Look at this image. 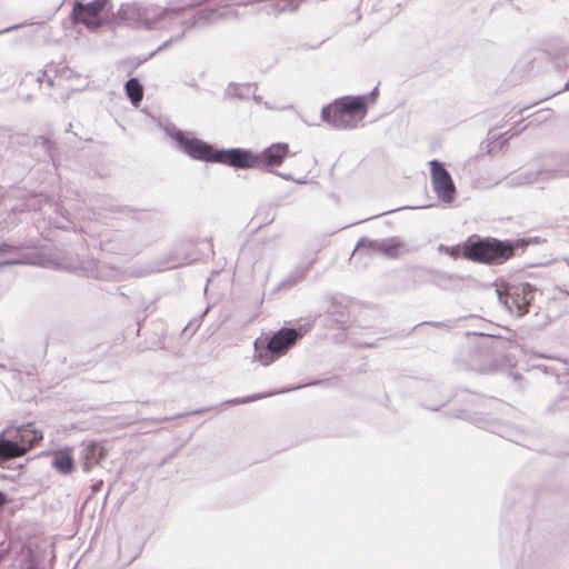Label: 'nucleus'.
Returning <instances> with one entry per match:
<instances>
[{
    "mask_svg": "<svg viewBox=\"0 0 569 569\" xmlns=\"http://www.w3.org/2000/svg\"><path fill=\"white\" fill-rule=\"evenodd\" d=\"M7 502V496L4 492L0 491V508Z\"/></svg>",
    "mask_w": 569,
    "mask_h": 569,
    "instance_id": "e433bc0d",
    "label": "nucleus"
},
{
    "mask_svg": "<svg viewBox=\"0 0 569 569\" xmlns=\"http://www.w3.org/2000/svg\"><path fill=\"white\" fill-rule=\"evenodd\" d=\"M289 152V146L283 142H277L271 144L270 147L263 149L261 152H256L257 154V166L256 168L266 172H272L273 167L280 166L286 159Z\"/></svg>",
    "mask_w": 569,
    "mask_h": 569,
    "instance_id": "f8f14e48",
    "label": "nucleus"
},
{
    "mask_svg": "<svg viewBox=\"0 0 569 569\" xmlns=\"http://www.w3.org/2000/svg\"><path fill=\"white\" fill-rule=\"evenodd\" d=\"M338 308H339V307L332 306V307H331V310H330V313H331L332 316H337V317L335 318V320H336V322H337V323H339V325H345V323H347V321H348V315H347V312H346V310H345V309H343V310H336V309H338Z\"/></svg>",
    "mask_w": 569,
    "mask_h": 569,
    "instance_id": "c756f323",
    "label": "nucleus"
},
{
    "mask_svg": "<svg viewBox=\"0 0 569 569\" xmlns=\"http://www.w3.org/2000/svg\"><path fill=\"white\" fill-rule=\"evenodd\" d=\"M58 72V70L56 69V67L53 64H50V66H47V69L43 71V77H48V83L49 86H53V81L52 79L49 77V73L50 72Z\"/></svg>",
    "mask_w": 569,
    "mask_h": 569,
    "instance_id": "473e14b6",
    "label": "nucleus"
},
{
    "mask_svg": "<svg viewBox=\"0 0 569 569\" xmlns=\"http://www.w3.org/2000/svg\"><path fill=\"white\" fill-rule=\"evenodd\" d=\"M438 252L448 254L455 259L458 258L460 254H462L459 246L448 247L445 244H439Z\"/></svg>",
    "mask_w": 569,
    "mask_h": 569,
    "instance_id": "c85d7f7f",
    "label": "nucleus"
},
{
    "mask_svg": "<svg viewBox=\"0 0 569 569\" xmlns=\"http://www.w3.org/2000/svg\"><path fill=\"white\" fill-rule=\"evenodd\" d=\"M37 144L38 146H41V148L50 156L51 160L54 162L56 159H54V148H56V143L54 141L50 140L49 138H46V137H40L38 140H37Z\"/></svg>",
    "mask_w": 569,
    "mask_h": 569,
    "instance_id": "bb28decb",
    "label": "nucleus"
},
{
    "mask_svg": "<svg viewBox=\"0 0 569 569\" xmlns=\"http://www.w3.org/2000/svg\"><path fill=\"white\" fill-rule=\"evenodd\" d=\"M303 336L301 328H281L274 332L267 341L266 346L259 348V342H254V359L263 366H269L287 351Z\"/></svg>",
    "mask_w": 569,
    "mask_h": 569,
    "instance_id": "20e7f679",
    "label": "nucleus"
},
{
    "mask_svg": "<svg viewBox=\"0 0 569 569\" xmlns=\"http://www.w3.org/2000/svg\"><path fill=\"white\" fill-rule=\"evenodd\" d=\"M355 250H367L368 254H382L389 259H397L409 251L405 241L398 237L383 239L361 238Z\"/></svg>",
    "mask_w": 569,
    "mask_h": 569,
    "instance_id": "6e6552de",
    "label": "nucleus"
},
{
    "mask_svg": "<svg viewBox=\"0 0 569 569\" xmlns=\"http://www.w3.org/2000/svg\"><path fill=\"white\" fill-rule=\"evenodd\" d=\"M61 266L69 271L99 280L120 281L124 279L122 271L94 259H81L77 257L76 259H66L61 262Z\"/></svg>",
    "mask_w": 569,
    "mask_h": 569,
    "instance_id": "0eeeda50",
    "label": "nucleus"
},
{
    "mask_svg": "<svg viewBox=\"0 0 569 569\" xmlns=\"http://www.w3.org/2000/svg\"><path fill=\"white\" fill-rule=\"evenodd\" d=\"M278 176H280L281 178L286 179V180H290L291 179V176L288 174V173H277Z\"/></svg>",
    "mask_w": 569,
    "mask_h": 569,
    "instance_id": "58836bf2",
    "label": "nucleus"
},
{
    "mask_svg": "<svg viewBox=\"0 0 569 569\" xmlns=\"http://www.w3.org/2000/svg\"><path fill=\"white\" fill-rule=\"evenodd\" d=\"M264 107H266L267 109H271V106H269V103H267V102H264Z\"/></svg>",
    "mask_w": 569,
    "mask_h": 569,
    "instance_id": "c03bdc74",
    "label": "nucleus"
},
{
    "mask_svg": "<svg viewBox=\"0 0 569 569\" xmlns=\"http://www.w3.org/2000/svg\"><path fill=\"white\" fill-rule=\"evenodd\" d=\"M431 186L437 197L445 203H451L457 194L455 182L443 162L433 159L429 162Z\"/></svg>",
    "mask_w": 569,
    "mask_h": 569,
    "instance_id": "1a4fd4ad",
    "label": "nucleus"
},
{
    "mask_svg": "<svg viewBox=\"0 0 569 569\" xmlns=\"http://www.w3.org/2000/svg\"><path fill=\"white\" fill-rule=\"evenodd\" d=\"M548 170L549 169L543 162L541 168L528 170L510 177L507 181V184L510 187H520L526 184L538 183L540 181H547L550 179Z\"/></svg>",
    "mask_w": 569,
    "mask_h": 569,
    "instance_id": "4468645a",
    "label": "nucleus"
},
{
    "mask_svg": "<svg viewBox=\"0 0 569 569\" xmlns=\"http://www.w3.org/2000/svg\"><path fill=\"white\" fill-rule=\"evenodd\" d=\"M99 247L113 254H132L140 250V244L132 236L120 231L104 232L99 240Z\"/></svg>",
    "mask_w": 569,
    "mask_h": 569,
    "instance_id": "9d476101",
    "label": "nucleus"
},
{
    "mask_svg": "<svg viewBox=\"0 0 569 569\" xmlns=\"http://www.w3.org/2000/svg\"><path fill=\"white\" fill-rule=\"evenodd\" d=\"M126 94L134 107H138L143 98V87L139 79L130 78L124 83Z\"/></svg>",
    "mask_w": 569,
    "mask_h": 569,
    "instance_id": "5701e85b",
    "label": "nucleus"
},
{
    "mask_svg": "<svg viewBox=\"0 0 569 569\" xmlns=\"http://www.w3.org/2000/svg\"><path fill=\"white\" fill-rule=\"evenodd\" d=\"M107 455V450L99 442L90 441L83 443L81 449L82 470L88 473L98 465Z\"/></svg>",
    "mask_w": 569,
    "mask_h": 569,
    "instance_id": "2eb2a0df",
    "label": "nucleus"
},
{
    "mask_svg": "<svg viewBox=\"0 0 569 569\" xmlns=\"http://www.w3.org/2000/svg\"><path fill=\"white\" fill-rule=\"evenodd\" d=\"M6 433L16 436L20 445L24 447V452L33 448L43 439L42 431L37 429L34 423L31 422L10 427L6 430Z\"/></svg>",
    "mask_w": 569,
    "mask_h": 569,
    "instance_id": "ddd939ff",
    "label": "nucleus"
},
{
    "mask_svg": "<svg viewBox=\"0 0 569 569\" xmlns=\"http://www.w3.org/2000/svg\"><path fill=\"white\" fill-rule=\"evenodd\" d=\"M447 401H448V400H446L445 402H442L440 406H437V407H428V408H429L430 410L438 411V410H439V408H440L441 406H445Z\"/></svg>",
    "mask_w": 569,
    "mask_h": 569,
    "instance_id": "ea45409f",
    "label": "nucleus"
},
{
    "mask_svg": "<svg viewBox=\"0 0 569 569\" xmlns=\"http://www.w3.org/2000/svg\"><path fill=\"white\" fill-rule=\"evenodd\" d=\"M102 486H103V481L102 480H100V481L96 482L94 485H92L91 486L92 493L94 495V493L99 492L101 490Z\"/></svg>",
    "mask_w": 569,
    "mask_h": 569,
    "instance_id": "f704fd0d",
    "label": "nucleus"
},
{
    "mask_svg": "<svg viewBox=\"0 0 569 569\" xmlns=\"http://www.w3.org/2000/svg\"><path fill=\"white\" fill-rule=\"evenodd\" d=\"M543 162L549 169L550 179L569 176V152L562 154H551Z\"/></svg>",
    "mask_w": 569,
    "mask_h": 569,
    "instance_id": "a211bd4d",
    "label": "nucleus"
},
{
    "mask_svg": "<svg viewBox=\"0 0 569 569\" xmlns=\"http://www.w3.org/2000/svg\"><path fill=\"white\" fill-rule=\"evenodd\" d=\"M21 26H22V24H14V26L8 27V28H6V29L1 30V31H0V34L6 33V32L13 31V30H16V29L20 28Z\"/></svg>",
    "mask_w": 569,
    "mask_h": 569,
    "instance_id": "c9c22d12",
    "label": "nucleus"
},
{
    "mask_svg": "<svg viewBox=\"0 0 569 569\" xmlns=\"http://www.w3.org/2000/svg\"><path fill=\"white\" fill-rule=\"evenodd\" d=\"M51 466L61 475H70L74 470V460L68 451H57L53 453Z\"/></svg>",
    "mask_w": 569,
    "mask_h": 569,
    "instance_id": "412c9836",
    "label": "nucleus"
},
{
    "mask_svg": "<svg viewBox=\"0 0 569 569\" xmlns=\"http://www.w3.org/2000/svg\"><path fill=\"white\" fill-rule=\"evenodd\" d=\"M526 246L523 239L470 238L463 244L462 257L485 264H502L516 254L517 249H523Z\"/></svg>",
    "mask_w": 569,
    "mask_h": 569,
    "instance_id": "f257e3e1",
    "label": "nucleus"
},
{
    "mask_svg": "<svg viewBox=\"0 0 569 569\" xmlns=\"http://www.w3.org/2000/svg\"><path fill=\"white\" fill-rule=\"evenodd\" d=\"M455 417H457L459 419L468 420V421L472 422L473 425H476L477 427L488 429L491 432L497 433L501 437L507 438L509 436V432L506 431L505 428L500 423H497L495 421H489L487 419L473 416V415L467 412L466 410H458L456 412Z\"/></svg>",
    "mask_w": 569,
    "mask_h": 569,
    "instance_id": "aec40b11",
    "label": "nucleus"
},
{
    "mask_svg": "<svg viewBox=\"0 0 569 569\" xmlns=\"http://www.w3.org/2000/svg\"><path fill=\"white\" fill-rule=\"evenodd\" d=\"M164 132L176 142L177 148L190 158L214 163L218 149L210 143L180 130L174 124H167Z\"/></svg>",
    "mask_w": 569,
    "mask_h": 569,
    "instance_id": "39448f33",
    "label": "nucleus"
},
{
    "mask_svg": "<svg viewBox=\"0 0 569 569\" xmlns=\"http://www.w3.org/2000/svg\"><path fill=\"white\" fill-rule=\"evenodd\" d=\"M274 393L276 392H271V393H268V395H253V396L243 397V398H234V399L228 400L227 403H231V405L248 403V402H251V401H257V400H260L262 398L272 396Z\"/></svg>",
    "mask_w": 569,
    "mask_h": 569,
    "instance_id": "cd10ccee",
    "label": "nucleus"
},
{
    "mask_svg": "<svg viewBox=\"0 0 569 569\" xmlns=\"http://www.w3.org/2000/svg\"><path fill=\"white\" fill-rule=\"evenodd\" d=\"M214 163H222L234 169H252L257 166V154L250 149H218Z\"/></svg>",
    "mask_w": 569,
    "mask_h": 569,
    "instance_id": "9b49d317",
    "label": "nucleus"
},
{
    "mask_svg": "<svg viewBox=\"0 0 569 569\" xmlns=\"http://www.w3.org/2000/svg\"><path fill=\"white\" fill-rule=\"evenodd\" d=\"M160 49H161V48H159V49H158V51H159ZM156 53H157V50H156V51H153V52H151V53L149 54V57H148V58H152Z\"/></svg>",
    "mask_w": 569,
    "mask_h": 569,
    "instance_id": "37998d69",
    "label": "nucleus"
},
{
    "mask_svg": "<svg viewBox=\"0 0 569 569\" xmlns=\"http://www.w3.org/2000/svg\"><path fill=\"white\" fill-rule=\"evenodd\" d=\"M563 90H569V80L565 83Z\"/></svg>",
    "mask_w": 569,
    "mask_h": 569,
    "instance_id": "79ce46f5",
    "label": "nucleus"
},
{
    "mask_svg": "<svg viewBox=\"0 0 569 569\" xmlns=\"http://www.w3.org/2000/svg\"><path fill=\"white\" fill-rule=\"evenodd\" d=\"M311 262L309 264H299L297 266L288 276L287 278L281 281L278 286V290H281V289H287V288H290L292 287L293 284H296L297 282L301 281L303 278H305V274L307 273L309 267H310Z\"/></svg>",
    "mask_w": 569,
    "mask_h": 569,
    "instance_id": "b1692460",
    "label": "nucleus"
},
{
    "mask_svg": "<svg viewBox=\"0 0 569 569\" xmlns=\"http://www.w3.org/2000/svg\"><path fill=\"white\" fill-rule=\"evenodd\" d=\"M253 99H254V101H256L257 103H261V97L254 96V98H253Z\"/></svg>",
    "mask_w": 569,
    "mask_h": 569,
    "instance_id": "a19ab883",
    "label": "nucleus"
},
{
    "mask_svg": "<svg viewBox=\"0 0 569 569\" xmlns=\"http://www.w3.org/2000/svg\"><path fill=\"white\" fill-rule=\"evenodd\" d=\"M27 569H38V568H36L34 566H29V567H27Z\"/></svg>",
    "mask_w": 569,
    "mask_h": 569,
    "instance_id": "a18cd8bd",
    "label": "nucleus"
},
{
    "mask_svg": "<svg viewBox=\"0 0 569 569\" xmlns=\"http://www.w3.org/2000/svg\"><path fill=\"white\" fill-rule=\"evenodd\" d=\"M22 248H24V244L22 243L14 244L10 242H0V254H6L14 250H20Z\"/></svg>",
    "mask_w": 569,
    "mask_h": 569,
    "instance_id": "7c9ffc66",
    "label": "nucleus"
},
{
    "mask_svg": "<svg viewBox=\"0 0 569 569\" xmlns=\"http://www.w3.org/2000/svg\"><path fill=\"white\" fill-rule=\"evenodd\" d=\"M24 453V447L20 445L16 436L6 432L0 435V459L8 460Z\"/></svg>",
    "mask_w": 569,
    "mask_h": 569,
    "instance_id": "f3484780",
    "label": "nucleus"
},
{
    "mask_svg": "<svg viewBox=\"0 0 569 569\" xmlns=\"http://www.w3.org/2000/svg\"><path fill=\"white\" fill-rule=\"evenodd\" d=\"M30 263H32V261H30L28 259H10V260L1 261L0 267L16 266V264H30Z\"/></svg>",
    "mask_w": 569,
    "mask_h": 569,
    "instance_id": "2f4dec72",
    "label": "nucleus"
},
{
    "mask_svg": "<svg viewBox=\"0 0 569 569\" xmlns=\"http://www.w3.org/2000/svg\"><path fill=\"white\" fill-rule=\"evenodd\" d=\"M133 212L128 206H119L113 202V200L104 199L102 203L92 210V216L88 218L90 220H107L109 218V213H116L120 216H129Z\"/></svg>",
    "mask_w": 569,
    "mask_h": 569,
    "instance_id": "dca6fc26",
    "label": "nucleus"
},
{
    "mask_svg": "<svg viewBox=\"0 0 569 569\" xmlns=\"http://www.w3.org/2000/svg\"><path fill=\"white\" fill-rule=\"evenodd\" d=\"M378 96V87H375L367 96H366V102L368 100L373 101Z\"/></svg>",
    "mask_w": 569,
    "mask_h": 569,
    "instance_id": "72a5a7b5",
    "label": "nucleus"
},
{
    "mask_svg": "<svg viewBox=\"0 0 569 569\" xmlns=\"http://www.w3.org/2000/svg\"><path fill=\"white\" fill-rule=\"evenodd\" d=\"M537 289L527 282L507 284L502 289H497L499 301L506 309L518 317H522L529 311Z\"/></svg>",
    "mask_w": 569,
    "mask_h": 569,
    "instance_id": "423d86ee",
    "label": "nucleus"
},
{
    "mask_svg": "<svg viewBox=\"0 0 569 569\" xmlns=\"http://www.w3.org/2000/svg\"><path fill=\"white\" fill-rule=\"evenodd\" d=\"M196 242H193L190 239L179 240L174 244L172 252H170L162 259L153 260L151 262H148L147 264L133 269L131 271V276L147 277L156 272H162L164 270L179 268L192 261H196L198 258L196 257L194 253L190 251V248Z\"/></svg>",
    "mask_w": 569,
    "mask_h": 569,
    "instance_id": "7ed1b4c3",
    "label": "nucleus"
},
{
    "mask_svg": "<svg viewBox=\"0 0 569 569\" xmlns=\"http://www.w3.org/2000/svg\"><path fill=\"white\" fill-rule=\"evenodd\" d=\"M108 0H92L89 3L77 1L73 6L71 18L79 19L80 17L97 18L104 10Z\"/></svg>",
    "mask_w": 569,
    "mask_h": 569,
    "instance_id": "6ab92c4d",
    "label": "nucleus"
},
{
    "mask_svg": "<svg viewBox=\"0 0 569 569\" xmlns=\"http://www.w3.org/2000/svg\"><path fill=\"white\" fill-rule=\"evenodd\" d=\"M237 89H238L237 87H231V86H230V87L228 88V92H229L230 94H232V96H236V94H238V93L236 92V90H237Z\"/></svg>",
    "mask_w": 569,
    "mask_h": 569,
    "instance_id": "4c0bfd02",
    "label": "nucleus"
},
{
    "mask_svg": "<svg viewBox=\"0 0 569 569\" xmlns=\"http://www.w3.org/2000/svg\"><path fill=\"white\" fill-rule=\"evenodd\" d=\"M357 113H366V96L342 97L321 109V119L335 129L356 128Z\"/></svg>",
    "mask_w": 569,
    "mask_h": 569,
    "instance_id": "f03ea898",
    "label": "nucleus"
},
{
    "mask_svg": "<svg viewBox=\"0 0 569 569\" xmlns=\"http://www.w3.org/2000/svg\"><path fill=\"white\" fill-rule=\"evenodd\" d=\"M431 280L432 284L439 287L442 290H453L459 287L461 282V278L459 276L440 270H435Z\"/></svg>",
    "mask_w": 569,
    "mask_h": 569,
    "instance_id": "4be33fe9",
    "label": "nucleus"
},
{
    "mask_svg": "<svg viewBox=\"0 0 569 569\" xmlns=\"http://www.w3.org/2000/svg\"><path fill=\"white\" fill-rule=\"evenodd\" d=\"M72 21L74 23L84 24L91 31H97L104 24V21L100 18V16L97 18L80 17L79 19H72Z\"/></svg>",
    "mask_w": 569,
    "mask_h": 569,
    "instance_id": "a878e982",
    "label": "nucleus"
},
{
    "mask_svg": "<svg viewBox=\"0 0 569 569\" xmlns=\"http://www.w3.org/2000/svg\"><path fill=\"white\" fill-rule=\"evenodd\" d=\"M436 269L427 267H412L410 269V279L415 284L432 283V277Z\"/></svg>",
    "mask_w": 569,
    "mask_h": 569,
    "instance_id": "393cba45",
    "label": "nucleus"
}]
</instances>
